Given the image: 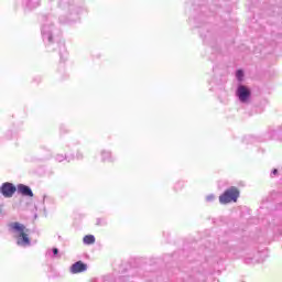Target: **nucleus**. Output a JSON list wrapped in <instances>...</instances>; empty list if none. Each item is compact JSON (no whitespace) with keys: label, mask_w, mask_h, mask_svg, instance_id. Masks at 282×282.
Segmentation results:
<instances>
[{"label":"nucleus","mask_w":282,"mask_h":282,"mask_svg":"<svg viewBox=\"0 0 282 282\" xmlns=\"http://www.w3.org/2000/svg\"><path fill=\"white\" fill-rule=\"evenodd\" d=\"M9 229L11 230V232H18V246H30V236L28 235V232H30V229H26L25 225L19 221L11 223L9 224Z\"/></svg>","instance_id":"obj_1"},{"label":"nucleus","mask_w":282,"mask_h":282,"mask_svg":"<svg viewBox=\"0 0 282 282\" xmlns=\"http://www.w3.org/2000/svg\"><path fill=\"white\" fill-rule=\"evenodd\" d=\"M239 199V189L237 187H230L219 196L220 204H230Z\"/></svg>","instance_id":"obj_2"},{"label":"nucleus","mask_w":282,"mask_h":282,"mask_svg":"<svg viewBox=\"0 0 282 282\" xmlns=\"http://www.w3.org/2000/svg\"><path fill=\"white\" fill-rule=\"evenodd\" d=\"M0 192L3 197H12V195L17 193V186H14L12 183H3L0 187Z\"/></svg>","instance_id":"obj_3"},{"label":"nucleus","mask_w":282,"mask_h":282,"mask_svg":"<svg viewBox=\"0 0 282 282\" xmlns=\"http://www.w3.org/2000/svg\"><path fill=\"white\" fill-rule=\"evenodd\" d=\"M87 271V264L83 261H77L70 267L72 274H80V272Z\"/></svg>","instance_id":"obj_4"},{"label":"nucleus","mask_w":282,"mask_h":282,"mask_svg":"<svg viewBox=\"0 0 282 282\" xmlns=\"http://www.w3.org/2000/svg\"><path fill=\"white\" fill-rule=\"evenodd\" d=\"M238 97H239V100H241V102H246V100L250 98V89H248L246 86H239Z\"/></svg>","instance_id":"obj_5"},{"label":"nucleus","mask_w":282,"mask_h":282,"mask_svg":"<svg viewBox=\"0 0 282 282\" xmlns=\"http://www.w3.org/2000/svg\"><path fill=\"white\" fill-rule=\"evenodd\" d=\"M18 193H20V195H23L24 197H34V193L32 192V188H30V186L28 185L19 184Z\"/></svg>","instance_id":"obj_6"},{"label":"nucleus","mask_w":282,"mask_h":282,"mask_svg":"<svg viewBox=\"0 0 282 282\" xmlns=\"http://www.w3.org/2000/svg\"><path fill=\"white\" fill-rule=\"evenodd\" d=\"M83 241L86 246H93V243H96V237L94 235H87L83 238Z\"/></svg>","instance_id":"obj_7"},{"label":"nucleus","mask_w":282,"mask_h":282,"mask_svg":"<svg viewBox=\"0 0 282 282\" xmlns=\"http://www.w3.org/2000/svg\"><path fill=\"white\" fill-rule=\"evenodd\" d=\"M111 158V153L109 152H101V160L104 162H107V160H109Z\"/></svg>","instance_id":"obj_8"},{"label":"nucleus","mask_w":282,"mask_h":282,"mask_svg":"<svg viewBox=\"0 0 282 282\" xmlns=\"http://www.w3.org/2000/svg\"><path fill=\"white\" fill-rule=\"evenodd\" d=\"M236 76L238 80H243V70H237Z\"/></svg>","instance_id":"obj_9"},{"label":"nucleus","mask_w":282,"mask_h":282,"mask_svg":"<svg viewBox=\"0 0 282 282\" xmlns=\"http://www.w3.org/2000/svg\"><path fill=\"white\" fill-rule=\"evenodd\" d=\"M53 254H58V249L54 248L53 249Z\"/></svg>","instance_id":"obj_10"},{"label":"nucleus","mask_w":282,"mask_h":282,"mask_svg":"<svg viewBox=\"0 0 282 282\" xmlns=\"http://www.w3.org/2000/svg\"><path fill=\"white\" fill-rule=\"evenodd\" d=\"M276 173H279L276 170H273V175H276Z\"/></svg>","instance_id":"obj_11"}]
</instances>
